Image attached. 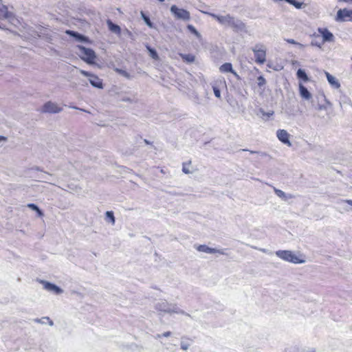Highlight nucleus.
<instances>
[{"label": "nucleus", "mask_w": 352, "mask_h": 352, "mask_svg": "<svg viewBox=\"0 0 352 352\" xmlns=\"http://www.w3.org/2000/svg\"><path fill=\"white\" fill-rule=\"evenodd\" d=\"M275 254L282 260L292 263L294 264H301L305 263V260L300 258L297 255L290 250H278Z\"/></svg>", "instance_id": "f257e3e1"}, {"label": "nucleus", "mask_w": 352, "mask_h": 352, "mask_svg": "<svg viewBox=\"0 0 352 352\" xmlns=\"http://www.w3.org/2000/svg\"><path fill=\"white\" fill-rule=\"evenodd\" d=\"M78 55L81 58L82 60L85 61L89 64H92L94 62L95 58H96L95 52L90 49L87 48L82 45H78Z\"/></svg>", "instance_id": "f03ea898"}, {"label": "nucleus", "mask_w": 352, "mask_h": 352, "mask_svg": "<svg viewBox=\"0 0 352 352\" xmlns=\"http://www.w3.org/2000/svg\"><path fill=\"white\" fill-rule=\"evenodd\" d=\"M252 50L254 54L256 63L262 65L266 61V47L263 44H256Z\"/></svg>", "instance_id": "7ed1b4c3"}, {"label": "nucleus", "mask_w": 352, "mask_h": 352, "mask_svg": "<svg viewBox=\"0 0 352 352\" xmlns=\"http://www.w3.org/2000/svg\"><path fill=\"white\" fill-rule=\"evenodd\" d=\"M170 11L176 19L184 21H188L190 19V14L188 10L183 8H179L175 5H173L170 7Z\"/></svg>", "instance_id": "20e7f679"}, {"label": "nucleus", "mask_w": 352, "mask_h": 352, "mask_svg": "<svg viewBox=\"0 0 352 352\" xmlns=\"http://www.w3.org/2000/svg\"><path fill=\"white\" fill-rule=\"evenodd\" d=\"M160 312L158 314V316L160 318V320L162 322L165 323L166 320H164V318H166V320H171L173 318H175L174 315L175 314H184L185 312L183 310H181L180 311H177L175 309H159Z\"/></svg>", "instance_id": "39448f33"}, {"label": "nucleus", "mask_w": 352, "mask_h": 352, "mask_svg": "<svg viewBox=\"0 0 352 352\" xmlns=\"http://www.w3.org/2000/svg\"><path fill=\"white\" fill-rule=\"evenodd\" d=\"M336 21L338 22L351 21L352 10H348L346 8L340 9L337 12Z\"/></svg>", "instance_id": "423d86ee"}, {"label": "nucleus", "mask_w": 352, "mask_h": 352, "mask_svg": "<svg viewBox=\"0 0 352 352\" xmlns=\"http://www.w3.org/2000/svg\"><path fill=\"white\" fill-rule=\"evenodd\" d=\"M80 73L85 76L89 77V81L93 87L99 89L102 88V82L97 76L82 69H80Z\"/></svg>", "instance_id": "0eeeda50"}, {"label": "nucleus", "mask_w": 352, "mask_h": 352, "mask_svg": "<svg viewBox=\"0 0 352 352\" xmlns=\"http://www.w3.org/2000/svg\"><path fill=\"white\" fill-rule=\"evenodd\" d=\"M195 248H196V250L198 252H204V253H207V254L218 253V254H222V255H227V253L226 252L227 250L226 249L219 250V249H216V248H212L207 246L206 245H195Z\"/></svg>", "instance_id": "6e6552de"}, {"label": "nucleus", "mask_w": 352, "mask_h": 352, "mask_svg": "<svg viewBox=\"0 0 352 352\" xmlns=\"http://www.w3.org/2000/svg\"><path fill=\"white\" fill-rule=\"evenodd\" d=\"M39 282L41 284H42L43 288L50 293L56 295L61 294L63 293V290L58 286L56 285L55 284H53L44 280H40Z\"/></svg>", "instance_id": "1a4fd4ad"}, {"label": "nucleus", "mask_w": 352, "mask_h": 352, "mask_svg": "<svg viewBox=\"0 0 352 352\" xmlns=\"http://www.w3.org/2000/svg\"><path fill=\"white\" fill-rule=\"evenodd\" d=\"M14 19V13L8 11V7L0 0V19H7L12 22Z\"/></svg>", "instance_id": "9d476101"}, {"label": "nucleus", "mask_w": 352, "mask_h": 352, "mask_svg": "<svg viewBox=\"0 0 352 352\" xmlns=\"http://www.w3.org/2000/svg\"><path fill=\"white\" fill-rule=\"evenodd\" d=\"M62 111V108L58 107V105L52 102H47L43 106L42 111L44 113H56Z\"/></svg>", "instance_id": "9b49d317"}, {"label": "nucleus", "mask_w": 352, "mask_h": 352, "mask_svg": "<svg viewBox=\"0 0 352 352\" xmlns=\"http://www.w3.org/2000/svg\"><path fill=\"white\" fill-rule=\"evenodd\" d=\"M276 136L282 143L286 144L288 146H292V143L289 140V134L286 130L278 129L276 131Z\"/></svg>", "instance_id": "f8f14e48"}, {"label": "nucleus", "mask_w": 352, "mask_h": 352, "mask_svg": "<svg viewBox=\"0 0 352 352\" xmlns=\"http://www.w3.org/2000/svg\"><path fill=\"white\" fill-rule=\"evenodd\" d=\"M209 16H212L213 19H216L219 23L223 25H228L230 24V21L232 19V16L230 14H227L226 16H220L211 12H205Z\"/></svg>", "instance_id": "ddd939ff"}, {"label": "nucleus", "mask_w": 352, "mask_h": 352, "mask_svg": "<svg viewBox=\"0 0 352 352\" xmlns=\"http://www.w3.org/2000/svg\"><path fill=\"white\" fill-rule=\"evenodd\" d=\"M229 26L236 32L243 31L245 28V23L239 19H234L233 16H232V19L230 21Z\"/></svg>", "instance_id": "4468645a"}, {"label": "nucleus", "mask_w": 352, "mask_h": 352, "mask_svg": "<svg viewBox=\"0 0 352 352\" xmlns=\"http://www.w3.org/2000/svg\"><path fill=\"white\" fill-rule=\"evenodd\" d=\"M318 31L322 35V43L333 41L334 36L328 29L320 28Z\"/></svg>", "instance_id": "2eb2a0df"}, {"label": "nucleus", "mask_w": 352, "mask_h": 352, "mask_svg": "<svg viewBox=\"0 0 352 352\" xmlns=\"http://www.w3.org/2000/svg\"><path fill=\"white\" fill-rule=\"evenodd\" d=\"M219 70L221 72L226 73L230 72L232 73L238 80H240L241 78L239 74L232 69V65L230 63H226L223 64L220 67Z\"/></svg>", "instance_id": "dca6fc26"}, {"label": "nucleus", "mask_w": 352, "mask_h": 352, "mask_svg": "<svg viewBox=\"0 0 352 352\" xmlns=\"http://www.w3.org/2000/svg\"><path fill=\"white\" fill-rule=\"evenodd\" d=\"M324 73H325L327 81L329 83V85L331 86V87H333V89H338L341 86L338 80L335 76L330 74L329 72H325Z\"/></svg>", "instance_id": "f3484780"}, {"label": "nucleus", "mask_w": 352, "mask_h": 352, "mask_svg": "<svg viewBox=\"0 0 352 352\" xmlns=\"http://www.w3.org/2000/svg\"><path fill=\"white\" fill-rule=\"evenodd\" d=\"M65 33L72 36V37H74L77 41H79V42H87L88 41V38L86 37L85 36L77 32H75V31H73V30H67L65 32Z\"/></svg>", "instance_id": "a211bd4d"}, {"label": "nucleus", "mask_w": 352, "mask_h": 352, "mask_svg": "<svg viewBox=\"0 0 352 352\" xmlns=\"http://www.w3.org/2000/svg\"><path fill=\"white\" fill-rule=\"evenodd\" d=\"M299 91L303 99L309 100L311 98V94L302 83H299Z\"/></svg>", "instance_id": "6ab92c4d"}, {"label": "nucleus", "mask_w": 352, "mask_h": 352, "mask_svg": "<svg viewBox=\"0 0 352 352\" xmlns=\"http://www.w3.org/2000/svg\"><path fill=\"white\" fill-rule=\"evenodd\" d=\"M275 194L280 198H281L284 201H287L289 199H293L294 196L292 194H287L281 190L277 189L276 188H274Z\"/></svg>", "instance_id": "aec40b11"}, {"label": "nucleus", "mask_w": 352, "mask_h": 352, "mask_svg": "<svg viewBox=\"0 0 352 352\" xmlns=\"http://www.w3.org/2000/svg\"><path fill=\"white\" fill-rule=\"evenodd\" d=\"M107 24L109 30L115 34H120L121 29L119 25L113 23L110 19L107 21Z\"/></svg>", "instance_id": "412c9836"}, {"label": "nucleus", "mask_w": 352, "mask_h": 352, "mask_svg": "<svg viewBox=\"0 0 352 352\" xmlns=\"http://www.w3.org/2000/svg\"><path fill=\"white\" fill-rule=\"evenodd\" d=\"M180 57L182 60L187 63H192L195 60V56L191 54H179Z\"/></svg>", "instance_id": "4be33fe9"}, {"label": "nucleus", "mask_w": 352, "mask_h": 352, "mask_svg": "<svg viewBox=\"0 0 352 352\" xmlns=\"http://www.w3.org/2000/svg\"><path fill=\"white\" fill-rule=\"evenodd\" d=\"M296 76L298 79L302 80L304 82L309 80V78L305 71L302 69H298L296 73Z\"/></svg>", "instance_id": "5701e85b"}, {"label": "nucleus", "mask_w": 352, "mask_h": 352, "mask_svg": "<svg viewBox=\"0 0 352 352\" xmlns=\"http://www.w3.org/2000/svg\"><path fill=\"white\" fill-rule=\"evenodd\" d=\"M106 220L111 223L112 225L115 224L116 219L112 211H107L105 213Z\"/></svg>", "instance_id": "b1692460"}, {"label": "nucleus", "mask_w": 352, "mask_h": 352, "mask_svg": "<svg viewBox=\"0 0 352 352\" xmlns=\"http://www.w3.org/2000/svg\"><path fill=\"white\" fill-rule=\"evenodd\" d=\"M141 16H142V19L144 20V21L145 22V23L149 27V28H153V23L151 21L149 17L146 15L144 14V12H141Z\"/></svg>", "instance_id": "393cba45"}, {"label": "nucleus", "mask_w": 352, "mask_h": 352, "mask_svg": "<svg viewBox=\"0 0 352 352\" xmlns=\"http://www.w3.org/2000/svg\"><path fill=\"white\" fill-rule=\"evenodd\" d=\"M28 207L32 209L34 211H36L39 217L43 215V212L39 209V208L34 204H28Z\"/></svg>", "instance_id": "a878e982"}, {"label": "nucleus", "mask_w": 352, "mask_h": 352, "mask_svg": "<svg viewBox=\"0 0 352 352\" xmlns=\"http://www.w3.org/2000/svg\"><path fill=\"white\" fill-rule=\"evenodd\" d=\"M35 321L36 322H40L42 324H46L47 322H48L50 326H52L54 324L53 321L50 320L49 317H43L41 319H35Z\"/></svg>", "instance_id": "bb28decb"}, {"label": "nucleus", "mask_w": 352, "mask_h": 352, "mask_svg": "<svg viewBox=\"0 0 352 352\" xmlns=\"http://www.w3.org/2000/svg\"><path fill=\"white\" fill-rule=\"evenodd\" d=\"M115 71H116L118 74H120L121 76H122L125 77V78H127V79H130V78H131V76L130 74H129V73H128V72H127L126 71H125V70H123V69H119V68H116V69H115Z\"/></svg>", "instance_id": "cd10ccee"}, {"label": "nucleus", "mask_w": 352, "mask_h": 352, "mask_svg": "<svg viewBox=\"0 0 352 352\" xmlns=\"http://www.w3.org/2000/svg\"><path fill=\"white\" fill-rule=\"evenodd\" d=\"M288 3H289L290 5L294 6L297 9L302 8V6L303 5V3L297 1L296 0H289L288 1Z\"/></svg>", "instance_id": "c85d7f7f"}, {"label": "nucleus", "mask_w": 352, "mask_h": 352, "mask_svg": "<svg viewBox=\"0 0 352 352\" xmlns=\"http://www.w3.org/2000/svg\"><path fill=\"white\" fill-rule=\"evenodd\" d=\"M187 28L191 33L194 34L197 37L199 38L201 36L199 32L196 30V28L192 25H188Z\"/></svg>", "instance_id": "c756f323"}, {"label": "nucleus", "mask_w": 352, "mask_h": 352, "mask_svg": "<svg viewBox=\"0 0 352 352\" xmlns=\"http://www.w3.org/2000/svg\"><path fill=\"white\" fill-rule=\"evenodd\" d=\"M147 49L150 53V56L153 58V59H158V54L156 52V50H155L154 49L150 47H147Z\"/></svg>", "instance_id": "7c9ffc66"}, {"label": "nucleus", "mask_w": 352, "mask_h": 352, "mask_svg": "<svg viewBox=\"0 0 352 352\" xmlns=\"http://www.w3.org/2000/svg\"><path fill=\"white\" fill-rule=\"evenodd\" d=\"M266 84V80L263 76H259L257 78V85L259 87H263Z\"/></svg>", "instance_id": "2f4dec72"}, {"label": "nucleus", "mask_w": 352, "mask_h": 352, "mask_svg": "<svg viewBox=\"0 0 352 352\" xmlns=\"http://www.w3.org/2000/svg\"><path fill=\"white\" fill-rule=\"evenodd\" d=\"M212 89H213L214 96L217 98H221V91H220V89H219V87H217V85H216V83L212 85Z\"/></svg>", "instance_id": "473e14b6"}, {"label": "nucleus", "mask_w": 352, "mask_h": 352, "mask_svg": "<svg viewBox=\"0 0 352 352\" xmlns=\"http://www.w3.org/2000/svg\"><path fill=\"white\" fill-rule=\"evenodd\" d=\"M121 101L130 103H136L138 102V99L135 97H133V98L129 97H123L121 98Z\"/></svg>", "instance_id": "72a5a7b5"}, {"label": "nucleus", "mask_w": 352, "mask_h": 352, "mask_svg": "<svg viewBox=\"0 0 352 352\" xmlns=\"http://www.w3.org/2000/svg\"><path fill=\"white\" fill-rule=\"evenodd\" d=\"M191 164V161H189L188 163L185 162L183 163V167H182V171L185 174H189L191 173V171L189 170V168L187 167V166H190Z\"/></svg>", "instance_id": "f704fd0d"}, {"label": "nucleus", "mask_w": 352, "mask_h": 352, "mask_svg": "<svg viewBox=\"0 0 352 352\" xmlns=\"http://www.w3.org/2000/svg\"><path fill=\"white\" fill-rule=\"evenodd\" d=\"M285 41L288 43L296 45L298 46L300 49L303 48L304 46H305L304 45H302V44H301L300 43L296 42L295 40H294L292 38H288V39H286Z\"/></svg>", "instance_id": "c9c22d12"}, {"label": "nucleus", "mask_w": 352, "mask_h": 352, "mask_svg": "<svg viewBox=\"0 0 352 352\" xmlns=\"http://www.w3.org/2000/svg\"><path fill=\"white\" fill-rule=\"evenodd\" d=\"M240 151H249L252 154L257 153V154L260 155L262 157L267 156V154L265 153H264V152L250 151V150H248V149H241Z\"/></svg>", "instance_id": "e433bc0d"}, {"label": "nucleus", "mask_w": 352, "mask_h": 352, "mask_svg": "<svg viewBox=\"0 0 352 352\" xmlns=\"http://www.w3.org/2000/svg\"><path fill=\"white\" fill-rule=\"evenodd\" d=\"M183 339H184V338H182V340H183ZM180 345H181V349L183 350H185V351L187 350L190 346V344L184 340L181 341Z\"/></svg>", "instance_id": "4c0bfd02"}, {"label": "nucleus", "mask_w": 352, "mask_h": 352, "mask_svg": "<svg viewBox=\"0 0 352 352\" xmlns=\"http://www.w3.org/2000/svg\"><path fill=\"white\" fill-rule=\"evenodd\" d=\"M259 113L263 116H267V117H270L271 116L273 115L274 112L273 111H270V112H265V111L263 109H259Z\"/></svg>", "instance_id": "58836bf2"}, {"label": "nucleus", "mask_w": 352, "mask_h": 352, "mask_svg": "<svg viewBox=\"0 0 352 352\" xmlns=\"http://www.w3.org/2000/svg\"><path fill=\"white\" fill-rule=\"evenodd\" d=\"M323 43H320V42H318L316 41H312L311 43V45H313V46H317L318 47H321V45Z\"/></svg>", "instance_id": "ea45409f"}, {"label": "nucleus", "mask_w": 352, "mask_h": 352, "mask_svg": "<svg viewBox=\"0 0 352 352\" xmlns=\"http://www.w3.org/2000/svg\"><path fill=\"white\" fill-rule=\"evenodd\" d=\"M69 108L74 109H78V110L82 111L87 112L86 110H85L83 109H81V108H79V107H77L76 106H69Z\"/></svg>", "instance_id": "a19ab883"}, {"label": "nucleus", "mask_w": 352, "mask_h": 352, "mask_svg": "<svg viewBox=\"0 0 352 352\" xmlns=\"http://www.w3.org/2000/svg\"><path fill=\"white\" fill-rule=\"evenodd\" d=\"M172 334V333L170 331H166V332H164L163 334H162V336L163 337H169Z\"/></svg>", "instance_id": "79ce46f5"}, {"label": "nucleus", "mask_w": 352, "mask_h": 352, "mask_svg": "<svg viewBox=\"0 0 352 352\" xmlns=\"http://www.w3.org/2000/svg\"><path fill=\"white\" fill-rule=\"evenodd\" d=\"M339 2H346L352 3V0H338Z\"/></svg>", "instance_id": "37998d69"}, {"label": "nucleus", "mask_w": 352, "mask_h": 352, "mask_svg": "<svg viewBox=\"0 0 352 352\" xmlns=\"http://www.w3.org/2000/svg\"><path fill=\"white\" fill-rule=\"evenodd\" d=\"M345 202L347 203L349 205L352 206V200L351 199H346V200H345Z\"/></svg>", "instance_id": "c03bdc74"}, {"label": "nucleus", "mask_w": 352, "mask_h": 352, "mask_svg": "<svg viewBox=\"0 0 352 352\" xmlns=\"http://www.w3.org/2000/svg\"><path fill=\"white\" fill-rule=\"evenodd\" d=\"M259 250L263 253H267L268 252V250H266V249H264V248H261L259 249Z\"/></svg>", "instance_id": "a18cd8bd"}, {"label": "nucleus", "mask_w": 352, "mask_h": 352, "mask_svg": "<svg viewBox=\"0 0 352 352\" xmlns=\"http://www.w3.org/2000/svg\"><path fill=\"white\" fill-rule=\"evenodd\" d=\"M161 337H162V334H157V335L155 336V338L156 339H157V338H160Z\"/></svg>", "instance_id": "49530a36"}, {"label": "nucleus", "mask_w": 352, "mask_h": 352, "mask_svg": "<svg viewBox=\"0 0 352 352\" xmlns=\"http://www.w3.org/2000/svg\"><path fill=\"white\" fill-rule=\"evenodd\" d=\"M144 142H145L146 144H151V143H150V142H149V141H148V140H146V139L144 140Z\"/></svg>", "instance_id": "de8ad7c7"}, {"label": "nucleus", "mask_w": 352, "mask_h": 352, "mask_svg": "<svg viewBox=\"0 0 352 352\" xmlns=\"http://www.w3.org/2000/svg\"><path fill=\"white\" fill-rule=\"evenodd\" d=\"M6 138L3 136L0 135V140H4Z\"/></svg>", "instance_id": "09e8293b"}, {"label": "nucleus", "mask_w": 352, "mask_h": 352, "mask_svg": "<svg viewBox=\"0 0 352 352\" xmlns=\"http://www.w3.org/2000/svg\"><path fill=\"white\" fill-rule=\"evenodd\" d=\"M285 352H287V351H285ZM310 352H316V351H315V349H311V351H310Z\"/></svg>", "instance_id": "8fccbe9b"}, {"label": "nucleus", "mask_w": 352, "mask_h": 352, "mask_svg": "<svg viewBox=\"0 0 352 352\" xmlns=\"http://www.w3.org/2000/svg\"><path fill=\"white\" fill-rule=\"evenodd\" d=\"M318 109H320V110L322 109V106H319Z\"/></svg>", "instance_id": "3c124183"}, {"label": "nucleus", "mask_w": 352, "mask_h": 352, "mask_svg": "<svg viewBox=\"0 0 352 352\" xmlns=\"http://www.w3.org/2000/svg\"><path fill=\"white\" fill-rule=\"evenodd\" d=\"M165 304H166V302H163L164 306H165Z\"/></svg>", "instance_id": "603ef678"}]
</instances>
